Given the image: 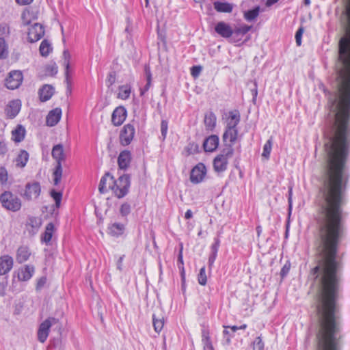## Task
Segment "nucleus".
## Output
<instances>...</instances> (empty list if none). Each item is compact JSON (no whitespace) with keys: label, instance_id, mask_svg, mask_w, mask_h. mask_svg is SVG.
I'll return each instance as SVG.
<instances>
[{"label":"nucleus","instance_id":"nucleus-10","mask_svg":"<svg viewBox=\"0 0 350 350\" xmlns=\"http://www.w3.org/2000/svg\"><path fill=\"white\" fill-rule=\"evenodd\" d=\"M126 118V110L123 106H119L112 113L111 122L116 126L121 125Z\"/></svg>","mask_w":350,"mask_h":350},{"label":"nucleus","instance_id":"nucleus-15","mask_svg":"<svg viewBox=\"0 0 350 350\" xmlns=\"http://www.w3.org/2000/svg\"><path fill=\"white\" fill-rule=\"evenodd\" d=\"M215 31L221 37L225 38H230L233 35V29L231 27L224 23V22H219L215 27Z\"/></svg>","mask_w":350,"mask_h":350},{"label":"nucleus","instance_id":"nucleus-12","mask_svg":"<svg viewBox=\"0 0 350 350\" xmlns=\"http://www.w3.org/2000/svg\"><path fill=\"white\" fill-rule=\"evenodd\" d=\"M62 114L61 108L57 107L51 110L46 118V124L49 126H55L60 120Z\"/></svg>","mask_w":350,"mask_h":350},{"label":"nucleus","instance_id":"nucleus-16","mask_svg":"<svg viewBox=\"0 0 350 350\" xmlns=\"http://www.w3.org/2000/svg\"><path fill=\"white\" fill-rule=\"evenodd\" d=\"M21 107L19 100H14L10 101L5 108V113L8 118H14L20 111Z\"/></svg>","mask_w":350,"mask_h":350},{"label":"nucleus","instance_id":"nucleus-1","mask_svg":"<svg viewBox=\"0 0 350 350\" xmlns=\"http://www.w3.org/2000/svg\"><path fill=\"white\" fill-rule=\"evenodd\" d=\"M130 185V176L124 174L117 180H115L113 176L110 177L109 188L118 198H122L128 193Z\"/></svg>","mask_w":350,"mask_h":350},{"label":"nucleus","instance_id":"nucleus-25","mask_svg":"<svg viewBox=\"0 0 350 350\" xmlns=\"http://www.w3.org/2000/svg\"><path fill=\"white\" fill-rule=\"evenodd\" d=\"M55 231V226L53 223H49L45 228V231L43 234V236L41 238L42 241L48 244L51 241L53 234Z\"/></svg>","mask_w":350,"mask_h":350},{"label":"nucleus","instance_id":"nucleus-44","mask_svg":"<svg viewBox=\"0 0 350 350\" xmlns=\"http://www.w3.org/2000/svg\"><path fill=\"white\" fill-rule=\"evenodd\" d=\"M272 147V140L271 138L269 139L267 143L265 144L263 148V152L262 156L266 159L269 158Z\"/></svg>","mask_w":350,"mask_h":350},{"label":"nucleus","instance_id":"nucleus-52","mask_svg":"<svg viewBox=\"0 0 350 350\" xmlns=\"http://www.w3.org/2000/svg\"><path fill=\"white\" fill-rule=\"evenodd\" d=\"M304 32V28L303 27H300L297 31L296 32V34H295V39H296V43L298 46H300L301 45V36H302V33Z\"/></svg>","mask_w":350,"mask_h":350},{"label":"nucleus","instance_id":"nucleus-30","mask_svg":"<svg viewBox=\"0 0 350 350\" xmlns=\"http://www.w3.org/2000/svg\"><path fill=\"white\" fill-rule=\"evenodd\" d=\"M113 176L109 172H107L101 178L98 185V190L100 193H104L106 191V183L107 182L110 183V177Z\"/></svg>","mask_w":350,"mask_h":350},{"label":"nucleus","instance_id":"nucleus-60","mask_svg":"<svg viewBox=\"0 0 350 350\" xmlns=\"http://www.w3.org/2000/svg\"><path fill=\"white\" fill-rule=\"evenodd\" d=\"M252 93L253 95V102L255 103L258 94L257 83L256 81L254 82V88L252 90Z\"/></svg>","mask_w":350,"mask_h":350},{"label":"nucleus","instance_id":"nucleus-13","mask_svg":"<svg viewBox=\"0 0 350 350\" xmlns=\"http://www.w3.org/2000/svg\"><path fill=\"white\" fill-rule=\"evenodd\" d=\"M131 152L129 150L122 151L118 157V167L121 170L127 169L131 162Z\"/></svg>","mask_w":350,"mask_h":350},{"label":"nucleus","instance_id":"nucleus-56","mask_svg":"<svg viewBox=\"0 0 350 350\" xmlns=\"http://www.w3.org/2000/svg\"><path fill=\"white\" fill-rule=\"evenodd\" d=\"M8 285V282H0V296L3 297L5 295V288Z\"/></svg>","mask_w":350,"mask_h":350},{"label":"nucleus","instance_id":"nucleus-45","mask_svg":"<svg viewBox=\"0 0 350 350\" xmlns=\"http://www.w3.org/2000/svg\"><path fill=\"white\" fill-rule=\"evenodd\" d=\"M207 282V278L205 273V267H203L200 269L198 274V282L200 284L204 286Z\"/></svg>","mask_w":350,"mask_h":350},{"label":"nucleus","instance_id":"nucleus-37","mask_svg":"<svg viewBox=\"0 0 350 350\" xmlns=\"http://www.w3.org/2000/svg\"><path fill=\"white\" fill-rule=\"evenodd\" d=\"M152 320H153V326H154V329L155 332H160L164 325L163 317H162L161 319H157L155 317V315L153 314Z\"/></svg>","mask_w":350,"mask_h":350},{"label":"nucleus","instance_id":"nucleus-58","mask_svg":"<svg viewBox=\"0 0 350 350\" xmlns=\"http://www.w3.org/2000/svg\"><path fill=\"white\" fill-rule=\"evenodd\" d=\"M65 66V79L66 81H68L69 83V80H70V64H68V66Z\"/></svg>","mask_w":350,"mask_h":350},{"label":"nucleus","instance_id":"nucleus-48","mask_svg":"<svg viewBox=\"0 0 350 350\" xmlns=\"http://www.w3.org/2000/svg\"><path fill=\"white\" fill-rule=\"evenodd\" d=\"M120 212L122 216H127L131 212L130 204L128 203L122 204L120 206Z\"/></svg>","mask_w":350,"mask_h":350},{"label":"nucleus","instance_id":"nucleus-35","mask_svg":"<svg viewBox=\"0 0 350 350\" xmlns=\"http://www.w3.org/2000/svg\"><path fill=\"white\" fill-rule=\"evenodd\" d=\"M45 76L53 77L57 72V66L55 62L44 66Z\"/></svg>","mask_w":350,"mask_h":350},{"label":"nucleus","instance_id":"nucleus-29","mask_svg":"<svg viewBox=\"0 0 350 350\" xmlns=\"http://www.w3.org/2000/svg\"><path fill=\"white\" fill-rule=\"evenodd\" d=\"M204 122L207 129L211 131L213 130L216 124L215 116L212 113L208 115H205Z\"/></svg>","mask_w":350,"mask_h":350},{"label":"nucleus","instance_id":"nucleus-46","mask_svg":"<svg viewBox=\"0 0 350 350\" xmlns=\"http://www.w3.org/2000/svg\"><path fill=\"white\" fill-rule=\"evenodd\" d=\"M8 179V171L4 167H0V183L5 185L7 183Z\"/></svg>","mask_w":350,"mask_h":350},{"label":"nucleus","instance_id":"nucleus-62","mask_svg":"<svg viewBox=\"0 0 350 350\" xmlns=\"http://www.w3.org/2000/svg\"><path fill=\"white\" fill-rule=\"evenodd\" d=\"M46 282V278H41L38 283H37V288H40L42 287V286H44V284H45Z\"/></svg>","mask_w":350,"mask_h":350},{"label":"nucleus","instance_id":"nucleus-59","mask_svg":"<svg viewBox=\"0 0 350 350\" xmlns=\"http://www.w3.org/2000/svg\"><path fill=\"white\" fill-rule=\"evenodd\" d=\"M217 257V254H214V253H212V254L209 256V258H208V266L209 267L211 268L215 260V258Z\"/></svg>","mask_w":350,"mask_h":350},{"label":"nucleus","instance_id":"nucleus-3","mask_svg":"<svg viewBox=\"0 0 350 350\" xmlns=\"http://www.w3.org/2000/svg\"><path fill=\"white\" fill-rule=\"evenodd\" d=\"M234 150L232 144L224 148L221 153L218 154L213 161L214 169L217 172H224L226 170L228 165V159L233 154Z\"/></svg>","mask_w":350,"mask_h":350},{"label":"nucleus","instance_id":"nucleus-41","mask_svg":"<svg viewBox=\"0 0 350 350\" xmlns=\"http://www.w3.org/2000/svg\"><path fill=\"white\" fill-rule=\"evenodd\" d=\"M28 224L32 228L38 230L41 226V219L38 217H31L28 219Z\"/></svg>","mask_w":350,"mask_h":350},{"label":"nucleus","instance_id":"nucleus-28","mask_svg":"<svg viewBox=\"0 0 350 350\" xmlns=\"http://www.w3.org/2000/svg\"><path fill=\"white\" fill-rule=\"evenodd\" d=\"M144 72L146 74L147 83H146V85L144 86V89L141 90V93H140L141 95H144V93L149 90V88L151 85V82H152V74L150 72V66L148 65H145Z\"/></svg>","mask_w":350,"mask_h":350},{"label":"nucleus","instance_id":"nucleus-14","mask_svg":"<svg viewBox=\"0 0 350 350\" xmlns=\"http://www.w3.org/2000/svg\"><path fill=\"white\" fill-rule=\"evenodd\" d=\"M39 10L33 8L25 9L22 13V22L25 26L29 25L32 20H36L38 18Z\"/></svg>","mask_w":350,"mask_h":350},{"label":"nucleus","instance_id":"nucleus-20","mask_svg":"<svg viewBox=\"0 0 350 350\" xmlns=\"http://www.w3.org/2000/svg\"><path fill=\"white\" fill-rule=\"evenodd\" d=\"M25 129L21 124L17 125L16 129L12 131V139L16 143L22 142L25 136Z\"/></svg>","mask_w":350,"mask_h":350},{"label":"nucleus","instance_id":"nucleus-61","mask_svg":"<svg viewBox=\"0 0 350 350\" xmlns=\"http://www.w3.org/2000/svg\"><path fill=\"white\" fill-rule=\"evenodd\" d=\"M16 3L21 5H25L30 4L33 0H16Z\"/></svg>","mask_w":350,"mask_h":350},{"label":"nucleus","instance_id":"nucleus-33","mask_svg":"<svg viewBox=\"0 0 350 350\" xmlns=\"http://www.w3.org/2000/svg\"><path fill=\"white\" fill-rule=\"evenodd\" d=\"M62 165L57 164L53 173L54 176L53 182L55 185H57L60 183L62 176Z\"/></svg>","mask_w":350,"mask_h":350},{"label":"nucleus","instance_id":"nucleus-21","mask_svg":"<svg viewBox=\"0 0 350 350\" xmlns=\"http://www.w3.org/2000/svg\"><path fill=\"white\" fill-rule=\"evenodd\" d=\"M237 134L238 131L236 127L228 126V129L223 135L224 142H226L228 140L231 144H233L237 139Z\"/></svg>","mask_w":350,"mask_h":350},{"label":"nucleus","instance_id":"nucleus-6","mask_svg":"<svg viewBox=\"0 0 350 350\" xmlns=\"http://www.w3.org/2000/svg\"><path fill=\"white\" fill-rule=\"evenodd\" d=\"M58 319L54 317L49 318L43 321L39 327L38 331V338L40 342H44L46 341L49 333V329L53 324H56L58 323Z\"/></svg>","mask_w":350,"mask_h":350},{"label":"nucleus","instance_id":"nucleus-24","mask_svg":"<svg viewBox=\"0 0 350 350\" xmlns=\"http://www.w3.org/2000/svg\"><path fill=\"white\" fill-rule=\"evenodd\" d=\"M213 5L218 12L230 13L233 8V5L228 2L215 1Z\"/></svg>","mask_w":350,"mask_h":350},{"label":"nucleus","instance_id":"nucleus-5","mask_svg":"<svg viewBox=\"0 0 350 350\" xmlns=\"http://www.w3.org/2000/svg\"><path fill=\"white\" fill-rule=\"evenodd\" d=\"M41 192V188L38 182L28 183L25 185V189L23 193L21 195L27 200H31L39 197Z\"/></svg>","mask_w":350,"mask_h":350},{"label":"nucleus","instance_id":"nucleus-4","mask_svg":"<svg viewBox=\"0 0 350 350\" xmlns=\"http://www.w3.org/2000/svg\"><path fill=\"white\" fill-rule=\"evenodd\" d=\"M135 133V129L132 124H125L122 129L119 139L121 145L126 146L133 141Z\"/></svg>","mask_w":350,"mask_h":350},{"label":"nucleus","instance_id":"nucleus-47","mask_svg":"<svg viewBox=\"0 0 350 350\" xmlns=\"http://www.w3.org/2000/svg\"><path fill=\"white\" fill-rule=\"evenodd\" d=\"M253 350H264V343L260 336L257 337L254 341Z\"/></svg>","mask_w":350,"mask_h":350},{"label":"nucleus","instance_id":"nucleus-42","mask_svg":"<svg viewBox=\"0 0 350 350\" xmlns=\"http://www.w3.org/2000/svg\"><path fill=\"white\" fill-rule=\"evenodd\" d=\"M131 93L130 88L127 86H122L120 88V92L118 93V98L122 99H126L129 97Z\"/></svg>","mask_w":350,"mask_h":350},{"label":"nucleus","instance_id":"nucleus-17","mask_svg":"<svg viewBox=\"0 0 350 350\" xmlns=\"http://www.w3.org/2000/svg\"><path fill=\"white\" fill-rule=\"evenodd\" d=\"M39 98L41 102L49 100L54 94L55 89L53 85L45 84L39 90Z\"/></svg>","mask_w":350,"mask_h":350},{"label":"nucleus","instance_id":"nucleus-2","mask_svg":"<svg viewBox=\"0 0 350 350\" xmlns=\"http://www.w3.org/2000/svg\"><path fill=\"white\" fill-rule=\"evenodd\" d=\"M0 202L4 208L12 212L19 211L22 206L21 199L10 191H5L0 195Z\"/></svg>","mask_w":350,"mask_h":350},{"label":"nucleus","instance_id":"nucleus-40","mask_svg":"<svg viewBox=\"0 0 350 350\" xmlns=\"http://www.w3.org/2000/svg\"><path fill=\"white\" fill-rule=\"evenodd\" d=\"M8 47L4 38H0V59H5L8 56Z\"/></svg>","mask_w":350,"mask_h":350},{"label":"nucleus","instance_id":"nucleus-11","mask_svg":"<svg viewBox=\"0 0 350 350\" xmlns=\"http://www.w3.org/2000/svg\"><path fill=\"white\" fill-rule=\"evenodd\" d=\"M13 258L9 255H3L0 257V276L8 273L13 267Z\"/></svg>","mask_w":350,"mask_h":350},{"label":"nucleus","instance_id":"nucleus-22","mask_svg":"<svg viewBox=\"0 0 350 350\" xmlns=\"http://www.w3.org/2000/svg\"><path fill=\"white\" fill-rule=\"evenodd\" d=\"M31 255L29 248L27 246H21L16 254V260L18 263H23L28 260Z\"/></svg>","mask_w":350,"mask_h":350},{"label":"nucleus","instance_id":"nucleus-19","mask_svg":"<svg viewBox=\"0 0 350 350\" xmlns=\"http://www.w3.org/2000/svg\"><path fill=\"white\" fill-rule=\"evenodd\" d=\"M218 144L219 137L215 135H212L204 140L203 148L206 152H213L217 149Z\"/></svg>","mask_w":350,"mask_h":350},{"label":"nucleus","instance_id":"nucleus-43","mask_svg":"<svg viewBox=\"0 0 350 350\" xmlns=\"http://www.w3.org/2000/svg\"><path fill=\"white\" fill-rule=\"evenodd\" d=\"M186 151L189 155L198 153L199 152V145L195 142L189 143L186 148Z\"/></svg>","mask_w":350,"mask_h":350},{"label":"nucleus","instance_id":"nucleus-31","mask_svg":"<svg viewBox=\"0 0 350 350\" xmlns=\"http://www.w3.org/2000/svg\"><path fill=\"white\" fill-rule=\"evenodd\" d=\"M183 245L180 244V248L178 254V262L182 265L180 267V275H181V280H182V287L184 289L185 286V268L183 267Z\"/></svg>","mask_w":350,"mask_h":350},{"label":"nucleus","instance_id":"nucleus-38","mask_svg":"<svg viewBox=\"0 0 350 350\" xmlns=\"http://www.w3.org/2000/svg\"><path fill=\"white\" fill-rule=\"evenodd\" d=\"M109 229L111 234L113 235H118L122 234L124 229V226L119 223H114L111 225Z\"/></svg>","mask_w":350,"mask_h":350},{"label":"nucleus","instance_id":"nucleus-7","mask_svg":"<svg viewBox=\"0 0 350 350\" xmlns=\"http://www.w3.org/2000/svg\"><path fill=\"white\" fill-rule=\"evenodd\" d=\"M23 79V73L20 70H12L5 79V86L10 90L18 88Z\"/></svg>","mask_w":350,"mask_h":350},{"label":"nucleus","instance_id":"nucleus-8","mask_svg":"<svg viewBox=\"0 0 350 350\" xmlns=\"http://www.w3.org/2000/svg\"><path fill=\"white\" fill-rule=\"evenodd\" d=\"M206 167L205 165L200 163L196 165L191 170L190 174V180L193 183H199L204 178L206 175Z\"/></svg>","mask_w":350,"mask_h":350},{"label":"nucleus","instance_id":"nucleus-63","mask_svg":"<svg viewBox=\"0 0 350 350\" xmlns=\"http://www.w3.org/2000/svg\"><path fill=\"white\" fill-rule=\"evenodd\" d=\"M288 203L289 208L291 209L292 204V187H290L288 191Z\"/></svg>","mask_w":350,"mask_h":350},{"label":"nucleus","instance_id":"nucleus-18","mask_svg":"<svg viewBox=\"0 0 350 350\" xmlns=\"http://www.w3.org/2000/svg\"><path fill=\"white\" fill-rule=\"evenodd\" d=\"M52 157L56 160L57 164L62 165V162L66 160V155L64 151L62 144H57L53 146L51 152Z\"/></svg>","mask_w":350,"mask_h":350},{"label":"nucleus","instance_id":"nucleus-55","mask_svg":"<svg viewBox=\"0 0 350 350\" xmlns=\"http://www.w3.org/2000/svg\"><path fill=\"white\" fill-rule=\"evenodd\" d=\"M8 152V148L4 142H0V155H4Z\"/></svg>","mask_w":350,"mask_h":350},{"label":"nucleus","instance_id":"nucleus-26","mask_svg":"<svg viewBox=\"0 0 350 350\" xmlns=\"http://www.w3.org/2000/svg\"><path fill=\"white\" fill-rule=\"evenodd\" d=\"M29 159V154L25 150H21L16 158V167L23 168L24 167Z\"/></svg>","mask_w":350,"mask_h":350},{"label":"nucleus","instance_id":"nucleus-9","mask_svg":"<svg viewBox=\"0 0 350 350\" xmlns=\"http://www.w3.org/2000/svg\"><path fill=\"white\" fill-rule=\"evenodd\" d=\"M44 35V27L40 23H35L29 29L28 40L30 42H35L41 39Z\"/></svg>","mask_w":350,"mask_h":350},{"label":"nucleus","instance_id":"nucleus-39","mask_svg":"<svg viewBox=\"0 0 350 350\" xmlns=\"http://www.w3.org/2000/svg\"><path fill=\"white\" fill-rule=\"evenodd\" d=\"M51 196L53 198L55 202L56 207L59 208L61 204V200L62 198V193L60 191H56L54 189H52L50 192Z\"/></svg>","mask_w":350,"mask_h":350},{"label":"nucleus","instance_id":"nucleus-23","mask_svg":"<svg viewBox=\"0 0 350 350\" xmlns=\"http://www.w3.org/2000/svg\"><path fill=\"white\" fill-rule=\"evenodd\" d=\"M33 272L34 267L33 266L25 265V267L18 273V278L21 281H27L31 278Z\"/></svg>","mask_w":350,"mask_h":350},{"label":"nucleus","instance_id":"nucleus-49","mask_svg":"<svg viewBox=\"0 0 350 350\" xmlns=\"http://www.w3.org/2000/svg\"><path fill=\"white\" fill-rule=\"evenodd\" d=\"M63 58H64V65L68 66V64H70V61L71 59V55L68 49H65L63 51Z\"/></svg>","mask_w":350,"mask_h":350},{"label":"nucleus","instance_id":"nucleus-27","mask_svg":"<svg viewBox=\"0 0 350 350\" xmlns=\"http://www.w3.org/2000/svg\"><path fill=\"white\" fill-rule=\"evenodd\" d=\"M39 51L42 56H48L52 51L51 43L46 39L43 40L40 45Z\"/></svg>","mask_w":350,"mask_h":350},{"label":"nucleus","instance_id":"nucleus-32","mask_svg":"<svg viewBox=\"0 0 350 350\" xmlns=\"http://www.w3.org/2000/svg\"><path fill=\"white\" fill-rule=\"evenodd\" d=\"M252 26L243 25L233 29L234 42H235V37H238L240 35H245L252 29Z\"/></svg>","mask_w":350,"mask_h":350},{"label":"nucleus","instance_id":"nucleus-50","mask_svg":"<svg viewBox=\"0 0 350 350\" xmlns=\"http://www.w3.org/2000/svg\"><path fill=\"white\" fill-rule=\"evenodd\" d=\"M167 126H168L167 122L166 120H162L161 123V135H162L163 139H165L166 137Z\"/></svg>","mask_w":350,"mask_h":350},{"label":"nucleus","instance_id":"nucleus-51","mask_svg":"<svg viewBox=\"0 0 350 350\" xmlns=\"http://www.w3.org/2000/svg\"><path fill=\"white\" fill-rule=\"evenodd\" d=\"M202 70L201 66H194L191 69V74L193 77H197Z\"/></svg>","mask_w":350,"mask_h":350},{"label":"nucleus","instance_id":"nucleus-36","mask_svg":"<svg viewBox=\"0 0 350 350\" xmlns=\"http://www.w3.org/2000/svg\"><path fill=\"white\" fill-rule=\"evenodd\" d=\"M259 14V7H256L255 8L248 10L245 12L244 17L246 20L251 21L255 19Z\"/></svg>","mask_w":350,"mask_h":350},{"label":"nucleus","instance_id":"nucleus-57","mask_svg":"<svg viewBox=\"0 0 350 350\" xmlns=\"http://www.w3.org/2000/svg\"><path fill=\"white\" fill-rule=\"evenodd\" d=\"M219 247V240L218 239H215V243L212 245V253L217 254V251Z\"/></svg>","mask_w":350,"mask_h":350},{"label":"nucleus","instance_id":"nucleus-54","mask_svg":"<svg viewBox=\"0 0 350 350\" xmlns=\"http://www.w3.org/2000/svg\"><path fill=\"white\" fill-rule=\"evenodd\" d=\"M290 267H291L290 264H286L282 267L281 272H280L281 276L282 278L284 277L288 273V271L290 270Z\"/></svg>","mask_w":350,"mask_h":350},{"label":"nucleus","instance_id":"nucleus-53","mask_svg":"<svg viewBox=\"0 0 350 350\" xmlns=\"http://www.w3.org/2000/svg\"><path fill=\"white\" fill-rule=\"evenodd\" d=\"M0 33L2 36H7L10 34V27L8 25L4 24L0 25Z\"/></svg>","mask_w":350,"mask_h":350},{"label":"nucleus","instance_id":"nucleus-64","mask_svg":"<svg viewBox=\"0 0 350 350\" xmlns=\"http://www.w3.org/2000/svg\"><path fill=\"white\" fill-rule=\"evenodd\" d=\"M206 340H207V343L205 347V350H207V349L213 350V347H212L211 344L210 343L209 339L208 337L206 338Z\"/></svg>","mask_w":350,"mask_h":350},{"label":"nucleus","instance_id":"nucleus-34","mask_svg":"<svg viewBox=\"0 0 350 350\" xmlns=\"http://www.w3.org/2000/svg\"><path fill=\"white\" fill-rule=\"evenodd\" d=\"M230 120L228 123V126L236 127L240 121V114L238 111H234L230 112Z\"/></svg>","mask_w":350,"mask_h":350}]
</instances>
